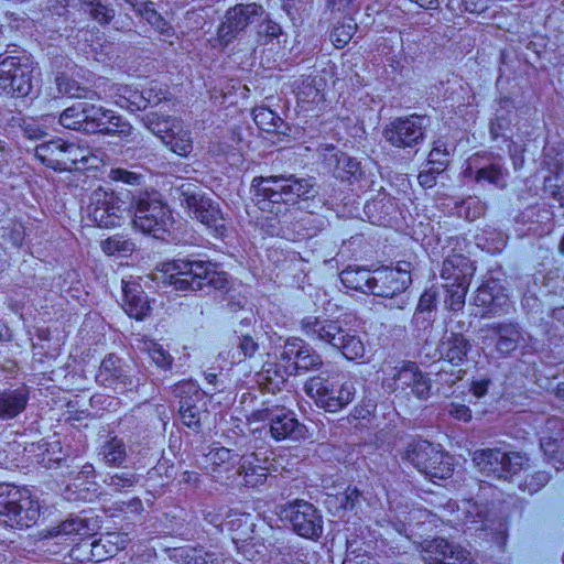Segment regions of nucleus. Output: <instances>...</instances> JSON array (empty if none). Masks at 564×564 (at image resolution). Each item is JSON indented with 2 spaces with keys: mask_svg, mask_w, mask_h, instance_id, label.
<instances>
[{
  "mask_svg": "<svg viewBox=\"0 0 564 564\" xmlns=\"http://www.w3.org/2000/svg\"><path fill=\"white\" fill-rule=\"evenodd\" d=\"M251 189L256 205L261 210L275 215L281 212V204L307 200L318 193L312 177L295 175L257 176L252 180Z\"/></svg>",
  "mask_w": 564,
  "mask_h": 564,
  "instance_id": "nucleus-1",
  "label": "nucleus"
},
{
  "mask_svg": "<svg viewBox=\"0 0 564 564\" xmlns=\"http://www.w3.org/2000/svg\"><path fill=\"white\" fill-rule=\"evenodd\" d=\"M162 281L180 291H227L229 279L217 264L199 259H176L164 264Z\"/></svg>",
  "mask_w": 564,
  "mask_h": 564,
  "instance_id": "nucleus-2",
  "label": "nucleus"
},
{
  "mask_svg": "<svg viewBox=\"0 0 564 564\" xmlns=\"http://www.w3.org/2000/svg\"><path fill=\"white\" fill-rule=\"evenodd\" d=\"M162 281L180 291H227L229 279L217 264L199 259H176L164 264Z\"/></svg>",
  "mask_w": 564,
  "mask_h": 564,
  "instance_id": "nucleus-3",
  "label": "nucleus"
},
{
  "mask_svg": "<svg viewBox=\"0 0 564 564\" xmlns=\"http://www.w3.org/2000/svg\"><path fill=\"white\" fill-rule=\"evenodd\" d=\"M300 327L308 339L336 349L348 360L365 356L366 348L360 336L356 330L347 328L343 319L310 315L301 319Z\"/></svg>",
  "mask_w": 564,
  "mask_h": 564,
  "instance_id": "nucleus-4",
  "label": "nucleus"
},
{
  "mask_svg": "<svg viewBox=\"0 0 564 564\" xmlns=\"http://www.w3.org/2000/svg\"><path fill=\"white\" fill-rule=\"evenodd\" d=\"M40 503L29 490L0 484V525L25 530L40 519Z\"/></svg>",
  "mask_w": 564,
  "mask_h": 564,
  "instance_id": "nucleus-5",
  "label": "nucleus"
},
{
  "mask_svg": "<svg viewBox=\"0 0 564 564\" xmlns=\"http://www.w3.org/2000/svg\"><path fill=\"white\" fill-rule=\"evenodd\" d=\"M34 65L31 58L17 47L0 54V94L22 98L34 88Z\"/></svg>",
  "mask_w": 564,
  "mask_h": 564,
  "instance_id": "nucleus-6",
  "label": "nucleus"
},
{
  "mask_svg": "<svg viewBox=\"0 0 564 564\" xmlns=\"http://www.w3.org/2000/svg\"><path fill=\"white\" fill-rule=\"evenodd\" d=\"M335 377H312L304 386L305 392L315 400L317 406L327 412L335 413L348 405L355 398L356 387L354 381L339 380Z\"/></svg>",
  "mask_w": 564,
  "mask_h": 564,
  "instance_id": "nucleus-7",
  "label": "nucleus"
},
{
  "mask_svg": "<svg viewBox=\"0 0 564 564\" xmlns=\"http://www.w3.org/2000/svg\"><path fill=\"white\" fill-rule=\"evenodd\" d=\"M173 223L169 207L159 193H144L134 200L133 226L143 234L159 238L169 230Z\"/></svg>",
  "mask_w": 564,
  "mask_h": 564,
  "instance_id": "nucleus-8",
  "label": "nucleus"
},
{
  "mask_svg": "<svg viewBox=\"0 0 564 564\" xmlns=\"http://www.w3.org/2000/svg\"><path fill=\"white\" fill-rule=\"evenodd\" d=\"M280 517L292 530L307 540L317 541L323 533V516L311 502L295 499L280 507Z\"/></svg>",
  "mask_w": 564,
  "mask_h": 564,
  "instance_id": "nucleus-9",
  "label": "nucleus"
},
{
  "mask_svg": "<svg viewBox=\"0 0 564 564\" xmlns=\"http://www.w3.org/2000/svg\"><path fill=\"white\" fill-rule=\"evenodd\" d=\"M90 151L87 147L55 139L35 148V156L55 171H69L77 163L86 164Z\"/></svg>",
  "mask_w": 564,
  "mask_h": 564,
  "instance_id": "nucleus-10",
  "label": "nucleus"
},
{
  "mask_svg": "<svg viewBox=\"0 0 564 564\" xmlns=\"http://www.w3.org/2000/svg\"><path fill=\"white\" fill-rule=\"evenodd\" d=\"M488 330L495 343V351L499 357H510L517 350L521 355L535 351V339L518 322L494 323L488 327Z\"/></svg>",
  "mask_w": 564,
  "mask_h": 564,
  "instance_id": "nucleus-11",
  "label": "nucleus"
},
{
  "mask_svg": "<svg viewBox=\"0 0 564 564\" xmlns=\"http://www.w3.org/2000/svg\"><path fill=\"white\" fill-rule=\"evenodd\" d=\"M478 469L497 479H509L523 469L525 458L516 452L500 448L478 449L473 455Z\"/></svg>",
  "mask_w": 564,
  "mask_h": 564,
  "instance_id": "nucleus-12",
  "label": "nucleus"
},
{
  "mask_svg": "<svg viewBox=\"0 0 564 564\" xmlns=\"http://www.w3.org/2000/svg\"><path fill=\"white\" fill-rule=\"evenodd\" d=\"M533 419L532 431L538 433L541 424H544L543 435L540 438V447L545 457L558 470L564 466V420L561 417L552 416L544 417L543 415L521 414L518 420Z\"/></svg>",
  "mask_w": 564,
  "mask_h": 564,
  "instance_id": "nucleus-13",
  "label": "nucleus"
},
{
  "mask_svg": "<svg viewBox=\"0 0 564 564\" xmlns=\"http://www.w3.org/2000/svg\"><path fill=\"white\" fill-rule=\"evenodd\" d=\"M89 219L100 228L120 226L124 219L126 203L113 192L99 187L91 193L88 205Z\"/></svg>",
  "mask_w": 564,
  "mask_h": 564,
  "instance_id": "nucleus-14",
  "label": "nucleus"
},
{
  "mask_svg": "<svg viewBox=\"0 0 564 564\" xmlns=\"http://www.w3.org/2000/svg\"><path fill=\"white\" fill-rule=\"evenodd\" d=\"M280 360L292 376L316 371L323 366L322 356L304 339L288 338L280 350Z\"/></svg>",
  "mask_w": 564,
  "mask_h": 564,
  "instance_id": "nucleus-15",
  "label": "nucleus"
},
{
  "mask_svg": "<svg viewBox=\"0 0 564 564\" xmlns=\"http://www.w3.org/2000/svg\"><path fill=\"white\" fill-rule=\"evenodd\" d=\"M259 420L269 421L270 433L276 441L300 440L304 436L305 426L301 424L294 414L284 408H263L257 412Z\"/></svg>",
  "mask_w": 564,
  "mask_h": 564,
  "instance_id": "nucleus-16",
  "label": "nucleus"
},
{
  "mask_svg": "<svg viewBox=\"0 0 564 564\" xmlns=\"http://www.w3.org/2000/svg\"><path fill=\"white\" fill-rule=\"evenodd\" d=\"M410 263L397 268H380L373 271L371 293L375 296L393 297L406 290L411 283Z\"/></svg>",
  "mask_w": 564,
  "mask_h": 564,
  "instance_id": "nucleus-17",
  "label": "nucleus"
},
{
  "mask_svg": "<svg viewBox=\"0 0 564 564\" xmlns=\"http://www.w3.org/2000/svg\"><path fill=\"white\" fill-rule=\"evenodd\" d=\"M264 15V9L257 3H239L229 9L226 20L218 28V36L225 44L229 43L237 33L245 30L249 24L260 21Z\"/></svg>",
  "mask_w": 564,
  "mask_h": 564,
  "instance_id": "nucleus-18",
  "label": "nucleus"
},
{
  "mask_svg": "<svg viewBox=\"0 0 564 564\" xmlns=\"http://www.w3.org/2000/svg\"><path fill=\"white\" fill-rule=\"evenodd\" d=\"M474 304L482 307L486 313L502 315L509 312L511 300L500 282L491 279L477 289Z\"/></svg>",
  "mask_w": 564,
  "mask_h": 564,
  "instance_id": "nucleus-19",
  "label": "nucleus"
},
{
  "mask_svg": "<svg viewBox=\"0 0 564 564\" xmlns=\"http://www.w3.org/2000/svg\"><path fill=\"white\" fill-rule=\"evenodd\" d=\"M383 135L394 147H412L423 137L421 118L411 116L395 119L387 126Z\"/></svg>",
  "mask_w": 564,
  "mask_h": 564,
  "instance_id": "nucleus-20",
  "label": "nucleus"
},
{
  "mask_svg": "<svg viewBox=\"0 0 564 564\" xmlns=\"http://www.w3.org/2000/svg\"><path fill=\"white\" fill-rule=\"evenodd\" d=\"M323 163L341 181L354 182L362 176L360 162L329 145L323 153Z\"/></svg>",
  "mask_w": 564,
  "mask_h": 564,
  "instance_id": "nucleus-21",
  "label": "nucleus"
},
{
  "mask_svg": "<svg viewBox=\"0 0 564 564\" xmlns=\"http://www.w3.org/2000/svg\"><path fill=\"white\" fill-rule=\"evenodd\" d=\"M425 553L435 554L434 557L425 556V564H469L470 562L468 551L442 538H435L425 544Z\"/></svg>",
  "mask_w": 564,
  "mask_h": 564,
  "instance_id": "nucleus-22",
  "label": "nucleus"
},
{
  "mask_svg": "<svg viewBox=\"0 0 564 564\" xmlns=\"http://www.w3.org/2000/svg\"><path fill=\"white\" fill-rule=\"evenodd\" d=\"M96 380L101 386L115 390L118 388L124 389L127 386L132 384L124 362L113 354H109L102 359L96 375Z\"/></svg>",
  "mask_w": 564,
  "mask_h": 564,
  "instance_id": "nucleus-23",
  "label": "nucleus"
},
{
  "mask_svg": "<svg viewBox=\"0 0 564 564\" xmlns=\"http://www.w3.org/2000/svg\"><path fill=\"white\" fill-rule=\"evenodd\" d=\"M475 270L468 257L454 253L443 261L441 278L445 281L444 284L469 285Z\"/></svg>",
  "mask_w": 564,
  "mask_h": 564,
  "instance_id": "nucleus-24",
  "label": "nucleus"
},
{
  "mask_svg": "<svg viewBox=\"0 0 564 564\" xmlns=\"http://www.w3.org/2000/svg\"><path fill=\"white\" fill-rule=\"evenodd\" d=\"M453 471L454 457L441 449L435 451L434 445L425 441V478L436 482V479L449 478Z\"/></svg>",
  "mask_w": 564,
  "mask_h": 564,
  "instance_id": "nucleus-25",
  "label": "nucleus"
},
{
  "mask_svg": "<svg viewBox=\"0 0 564 564\" xmlns=\"http://www.w3.org/2000/svg\"><path fill=\"white\" fill-rule=\"evenodd\" d=\"M193 218L199 220L216 236H223L226 231L225 220L218 204L210 198L199 199L197 206L189 213Z\"/></svg>",
  "mask_w": 564,
  "mask_h": 564,
  "instance_id": "nucleus-26",
  "label": "nucleus"
},
{
  "mask_svg": "<svg viewBox=\"0 0 564 564\" xmlns=\"http://www.w3.org/2000/svg\"><path fill=\"white\" fill-rule=\"evenodd\" d=\"M98 517L79 516L66 519L58 525L53 527L50 530L51 536L59 535H78V536H90L95 534L99 529Z\"/></svg>",
  "mask_w": 564,
  "mask_h": 564,
  "instance_id": "nucleus-27",
  "label": "nucleus"
},
{
  "mask_svg": "<svg viewBox=\"0 0 564 564\" xmlns=\"http://www.w3.org/2000/svg\"><path fill=\"white\" fill-rule=\"evenodd\" d=\"M290 376L292 375L286 370V365L280 358L276 362H264L261 370L256 375L257 383L272 393L281 390Z\"/></svg>",
  "mask_w": 564,
  "mask_h": 564,
  "instance_id": "nucleus-28",
  "label": "nucleus"
},
{
  "mask_svg": "<svg viewBox=\"0 0 564 564\" xmlns=\"http://www.w3.org/2000/svg\"><path fill=\"white\" fill-rule=\"evenodd\" d=\"M470 348L469 341L459 334H453L451 338L440 345L442 367L440 371H446L444 364L457 367L463 364Z\"/></svg>",
  "mask_w": 564,
  "mask_h": 564,
  "instance_id": "nucleus-29",
  "label": "nucleus"
},
{
  "mask_svg": "<svg viewBox=\"0 0 564 564\" xmlns=\"http://www.w3.org/2000/svg\"><path fill=\"white\" fill-rule=\"evenodd\" d=\"M29 401L25 388L0 391V420H11L22 413Z\"/></svg>",
  "mask_w": 564,
  "mask_h": 564,
  "instance_id": "nucleus-30",
  "label": "nucleus"
},
{
  "mask_svg": "<svg viewBox=\"0 0 564 564\" xmlns=\"http://www.w3.org/2000/svg\"><path fill=\"white\" fill-rule=\"evenodd\" d=\"M118 539L117 533H108L98 540L84 543L80 547L88 551V561L98 563L117 554L119 551Z\"/></svg>",
  "mask_w": 564,
  "mask_h": 564,
  "instance_id": "nucleus-31",
  "label": "nucleus"
},
{
  "mask_svg": "<svg viewBox=\"0 0 564 564\" xmlns=\"http://www.w3.org/2000/svg\"><path fill=\"white\" fill-rule=\"evenodd\" d=\"M171 392L178 401V413L205 402L204 392L191 380H183L171 387Z\"/></svg>",
  "mask_w": 564,
  "mask_h": 564,
  "instance_id": "nucleus-32",
  "label": "nucleus"
},
{
  "mask_svg": "<svg viewBox=\"0 0 564 564\" xmlns=\"http://www.w3.org/2000/svg\"><path fill=\"white\" fill-rule=\"evenodd\" d=\"M122 307L126 313L138 321H142L150 313V304L143 291L138 288H123Z\"/></svg>",
  "mask_w": 564,
  "mask_h": 564,
  "instance_id": "nucleus-33",
  "label": "nucleus"
},
{
  "mask_svg": "<svg viewBox=\"0 0 564 564\" xmlns=\"http://www.w3.org/2000/svg\"><path fill=\"white\" fill-rule=\"evenodd\" d=\"M140 119L142 124L163 142L167 139L169 134L173 132V129L178 127V122L181 121L175 117L156 111L147 112Z\"/></svg>",
  "mask_w": 564,
  "mask_h": 564,
  "instance_id": "nucleus-34",
  "label": "nucleus"
},
{
  "mask_svg": "<svg viewBox=\"0 0 564 564\" xmlns=\"http://www.w3.org/2000/svg\"><path fill=\"white\" fill-rule=\"evenodd\" d=\"M372 276L368 269L362 267H347L339 274L341 283L350 290L359 291L365 294L371 293Z\"/></svg>",
  "mask_w": 564,
  "mask_h": 564,
  "instance_id": "nucleus-35",
  "label": "nucleus"
},
{
  "mask_svg": "<svg viewBox=\"0 0 564 564\" xmlns=\"http://www.w3.org/2000/svg\"><path fill=\"white\" fill-rule=\"evenodd\" d=\"M449 162V152L444 144H436L429 153L425 170V187L435 184V174L444 172Z\"/></svg>",
  "mask_w": 564,
  "mask_h": 564,
  "instance_id": "nucleus-36",
  "label": "nucleus"
},
{
  "mask_svg": "<svg viewBox=\"0 0 564 564\" xmlns=\"http://www.w3.org/2000/svg\"><path fill=\"white\" fill-rule=\"evenodd\" d=\"M258 462L254 454L241 457L239 474L243 476L245 485L251 488L258 487L267 480V468L257 464Z\"/></svg>",
  "mask_w": 564,
  "mask_h": 564,
  "instance_id": "nucleus-37",
  "label": "nucleus"
},
{
  "mask_svg": "<svg viewBox=\"0 0 564 564\" xmlns=\"http://www.w3.org/2000/svg\"><path fill=\"white\" fill-rule=\"evenodd\" d=\"M163 143L181 156H187L193 150L191 132L184 129L182 121L178 122V127L173 129V132L169 134Z\"/></svg>",
  "mask_w": 564,
  "mask_h": 564,
  "instance_id": "nucleus-38",
  "label": "nucleus"
},
{
  "mask_svg": "<svg viewBox=\"0 0 564 564\" xmlns=\"http://www.w3.org/2000/svg\"><path fill=\"white\" fill-rule=\"evenodd\" d=\"M465 513L462 519L467 530L485 531L487 530V512L484 506H479L470 500L463 502Z\"/></svg>",
  "mask_w": 564,
  "mask_h": 564,
  "instance_id": "nucleus-39",
  "label": "nucleus"
},
{
  "mask_svg": "<svg viewBox=\"0 0 564 564\" xmlns=\"http://www.w3.org/2000/svg\"><path fill=\"white\" fill-rule=\"evenodd\" d=\"M171 196L178 202L181 206L191 213L205 196L198 193V186L191 182H183L178 186L171 188Z\"/></svg>",
  "mask_w": 564,
  "mask_h": 564,
  "instance_id": "nucleus-40",
  "label": "nucleus"
},
{
  "mask_svg": "<svg viewBox=\"0 0 564 564\" xmlns=\"http://www.w3.org/2000/svg\"><path fill=\"white\" fill-rule=\"evenodd\" d=\"M132 129L130 122L109 109L98 134L127 138L132 133Z\"/></svg>",
  "mask_w": 564,
  "mask_h": 564,
  "instance_id": "nucleus-41",
  "label": "nucleus"
},
{
  "mask_svg": "<svg viewBox=\"0 0 564 564\" xmlns=\"http://www.w3.org/2000/svg\"><path fill=\"white\" fill-rule=\"evenodd\" d=\"M108 111L109 109L102 106L86 101L83 132L87 134H98Z\"/></svg>",
  "mask_w": 564,
  "mask_h": 564,
  "instance_id": "nucleus-42",
  "label": "nucleus"
},
{
  "mask_svg": "<svg viewBox=\"0 0 564 564\" xmlns=\"http://www.w3.org/2000/svg\"><path fill=\"white\" fill-rule=\"evenodd\" d=\"M508 171L505 170L499 163H491L487 166L480 167L476 171L475 181L477 183L488 182L497 188H506Z\"/></svg>",
  "mask_w": 564,
  "mask_h": 564,
  "instance_id": "nucleus-43",
  "label": "nucleus"
},
{
  "mask_svg": "<svg viewBox=\"0 0 564 564\" xmlns=\"http://www.w3.org/2000/svg\"><path fill=\"white\" fill-rule=\"evenodd\" d=\"M101 249L107 256L129 257L135 250V245L122 235H115L101 241Z\"/></svg>",
  "mask_w": 564,
  "mask_h": 564,
  "instance_id": "nucleus-44",
  "label": "nucleus"
},
{
  "mask_svg": "<svg viewBox=\"0 0 564 564\" xmlns=\"http://www.w3.org/2000/svg\"><path fill=\"white\" fill-rule=\"evenodd\" d=\"M55 80L58 93L69 98L91 99L96 94L65 74L58 75Z\"/></svg>",
  "mask_w": 564,
  "mask_h": 564,
  "instance_id": "nucleus-45",
  "label": "nucleus"
},
{
  "mask_svg": "<svg viewBox=\"0 0 564 564\" xmlns=\"http://www.w3.org/2000/svg\"><path fill=\"white\" fill-rule=\"evenodd\" d=\"M86 101L74 104L61 115L58 122L66 129L83 132Z\"/></svg>",
  "mask_w": 564,
  "mask_h": 564,
  "instance_id": "nucleus-46",
  "label": "nucleus"
},
{
  "mask_svg": "<svg viewBox=\"0 0 564 564\" xmlns=\"http://www.w3.org/2000/svg\"><path fill=\"white\" fill-rule=\"evenodd\" d=\"M100 455L108 465L119 466L127 458V449L122 440L111 437L101 446Z\"/></svg>",
  "mask_w": 564,
  "mask_h": 564,
  "instance_id": "nucleus-47",
  "label": "nucleus"
},
{
  "mask_svg": "<svg viewBox=\"0 0 564 564\" xmlns=\"http://www.w3.org/2000/svg\"><path fill=\"white\" fill-rule=\"evenodd\" d=\"M253 120L256 124L267 132H280L283 120L278 113L267 107H257L253 109Z\"/></svg>",
  "mask_w": 564,
  "mask_h": 564,
  "instance_id": "nucleus-48",
  "label": "nucleus"
},
{
  "mask_svg": "<svg viewBox=\"0 0 564 564\" xmlns=\"http://www.w3.org/2000/svg\"><path fill=\"white\" fill-rule=\"evenodd\" d=\"M119 91L118 99L116 100L119 107L131 111L147 108L149 100L140 91L128 86L121 87Z\"/></svg>",
  "mask_w": 564,
  "mask_h": 564,
  "instance_id": "nucleus-49",
  "label": "nucleus"
},
{
  "mask_svg": "<svg viewBox=\"0 0 564 564\" xmlns=\"http://www.w3.org/2000/svg\"><path fill=\"white\" fill-rule=\"evenodd\" d=\"M260 349L257 338L251 335H241L237 337L236 348L232 351V362H241L247 358H252Z\"/></svg>",
  "mask_w": 564,
  "mask_h": 564,
  "instance_id": "nucleus-50",
  "label": "nucleus"
},
{
  "mask_svg": "<svg viewBox=\"0 0 564 564\" xmlns=\"http://www.w3.org/2000/svg\"><path fill=\"white\" fill-rule=\"evenodd\" d=\"M468 286L469 285H460L457 283L453 285L443 284L445 292L444 305L448 311L458 312L463 310Z\"/></svg>",
  "mask_w": 564,
  "mask_h": 564,
  "instance_id": "nucleus-51",
  "label": "nucleus"
},
{
  "mask_svg": "<svg viewBox=\"0 0 564 564\" xmlns=\"http://www.w3.org/2000/svg\"><path fill=\"white\" fill-rule=\"evenodd\" d=\"M141 350L145 351L151 358L152 362L162 370H170L173 365L174 358L165 350L160 344L153 340L143 343Z\"/></svg>",
  "mask_w": 564,
  "mask_h": 564,
  "instance_id": "nucleus-52",
  "label": "nucleus"
},
{
  "mask_svg": "<svg viewBox=\"0 0 564 564\" xmlns=\"http://www.w3.org/2000/svg\"><path fill=\"white\" fill-rule=\"evenodd\" d=\"M397 378L402 384L412 387V392L415 393L417 398H421L423 391L420 390V384L423 376L415 362L405 364L399 370Z\"/></svg>",
  "mask_w": 564,
  "mask_h": 564,
  "instance_id": "nucleus-53",
  "label": "nucleus"
},
{
  "mask_svg": "<svg viewBox=\"0 0 564 564\" xmlns=\"http://www.w3.org/2000/svg\"><path fill=\"white\" fill-rule=\"evenodd\" d=\"M182 556L186 564H226L223 554L218 552L193 549L183 551Z\"/></svg>",
  "mask_w": 564,
  "mask_h": 564,
  "instance_id": "nucleus-54",
  "label": "nucleus"
},
{
  "mask_svg": "<svg viewBox=\"0 0 564 564\" xmlns=\"http://www.w3.org/2000/svg\"><path fill=\"white\" fill-rule=\"evenodd\" d=\"M357 30V24L351 18H346L332 31L330 39L338 48L344 47L351 40Z\"/></svg>",
  "mask_w": 564,
  "mask_h": 564,
  "instance_id": "nucleus-55",
  "label": "nucleus"
},
{
  "mask_svg": "<svg viewBox=\"0 0 564 564\" xmlns=\"http://www.w3.org/2000/svg\"><path fill=\"white\" fill-rule=\"evenodd\" d=\"M139 481V476L132 471L124 470L116 473L105 479V484L113 491L122 492L135 486Z\"/></svg>",
  "mask_w": 564,
  "mask_h": 564,
  "instance_id": "nucleus-56",
  "label": "nucleus"
},
{
  "mask_svg": "<svg viewBox=\"0 0 564 564\" xmlns=\"http://www.w3.org/2000/svg\"><path fill=\"white\" fill-rule=\"evenodd\" d=\"M204 413H206V402L195 404L188 408L186 412H181L178 414L184 425L198 432L200 429L202 415Z\"/></svg>",
  "mask_w": 564,
  "mask_h": 564,
  "instance_id": "nucleus-57",
  "label": "nucleus"
},
{
  "mask_svg": "<svg viewBox=\"0 0 564 564\" xmlns=\"http://www.w3.org/2000/svg\"><path fill=\"white\" fill-rule=\"evenodd\" d=\"M550 474L544 470H536L528 474L523 480V490L534 494L543 488L550 481Z\"/></svg>",
  "mask_w": 564,
  "mask_h": 564,
  "instance_id": "nucleus-58",
  "label": "nucleus"
},
{
  "mask_svg": "<svg viewBox=\"0 0 564 564\" xmlns=\"http://www.w3.org/2000/svg\"><path fill=\"white\" fill-rule=\"evenodd\" d=\"M258 22V35L264 37L265 41H272L282 34L280 24L272 21L265 13Z\"/></svg>",
  "mask_w": 564,
  "mask_h": 564,
  "instance_id": "nucleus-59",
  "label": "nucleus"
},
{
  "mask_svg": "<svg viewBox=\"0 0 564 564\" xmlns=\"http://www.w3.org/2000/svg\"><path fill=\"white\" fill-rule=\"evenodd\" d=\"M247 534L236 532L232 535V542L236 544L238 552L248 561H253L259 551L256 544L248 540Z\"/></svg>",
  "mask_w": 564,
  "mask_h": 564,
  "instance_id": "nucleus-60",
  "label": "nucleus"
},
{
  "mask_svg": "<svg viewBox=\"0 0 564 564\" xmlns=\"http://www.w3.org/2000/svg\"><path fill=\"white\" fill-rule=\"evenodd\" d=\"M422 446L420 442L408 445L403 458L412 464L419 471H422Z\"/></svg>",
  "mask_w": 564,
  "mask_h": 564,
  "instance_id": "nucleus-61",
  "label": "nucleus"
},
{
  "mask_svg": "<svg viewBox=\"0 0 564 564\" xmlns=\"http://www.w3.org/2000/svg\"><path fill=\"white\" fill-rule=\"evenodd\" d=\"M90 17L99 23L107 24L115 18V10L97 3L90 9Z\"/></svg>",
  "mask_w": 564,
  "mask_h": 564,
  "instance_id": "nucleus-62",
  "label": "nucleus"
},
{
  "mask_svg": "<svg viewBox=\"0 0 564 564\" xmlns=\"http://www.w3.org/2000/svg\"><path fill=\"white\" fill-rule=\"evenodd\" d=\"M139 14H141L151 25L160 29L161 25L164 24L163 19L161 15L151 7L148 6L147 0L144 1V4H141L137 9Z\"/></svg>",
  "mask_w": 564,
  "mask_h": 564,
  "instance_id": "nucleus-63",
  "label": "nucleus"
},
{
  "mask_svg": "<svg viewBox=\"0 0 564 564\" xmlns=\"http://www.w3.org/2000/svg\"><path fill=\"white\" fill-rule=\"evenodd\" d=\"M447 412L452 417L458 421L468 422L471 420V411L465 404L452 402L447 408Z\"/></svg>",
  "mask_w": 564,
  "mask_h": 564,
  "instance_id": "nucleus-64",
  "label": "nucleus"
}]
</instances>
